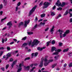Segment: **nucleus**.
<instances>
[{"label": "nucleus", "instance_id": "1", "mask_svg": "<svg viewBox=\"0 0 72 72\" xmlns=\"http://www.w3.org/2000/svg\"><path fill=\"white\" fill-rule=\"evenodd\" d=\"M40 42V41H39L37 39H35L33 40V42H32V47H33V46H34L35 45H37V44H39Z\"/></svg>", "mask_w": 72, "mask_h": 72}, {"label": "nucleus", "instance_id": "2", "mask_svg": "<svg viewBox=\"0 0 72 72\" xmlns=\"http://www.w3.org/2000/svg\"><path fill=\"white\" fill-rule=\"evenodd\" d=\"M36 8H37V6H35L30 10L29 14V16H31V14H32V13L35 12V9H36Z\"/></svg>", "mask_w": 72, "mask_h": 72}, {"label": "nucleus", "instance_id": "3", "mask_svg": "<svg viewBox=\"0 0 72 72\" xmlns=\"http://www.w3.org/2000/svg\"><path fill=\"white\" fill-rule=\"evenodd\" d=\"M48 58V56H46L45 57V58H44V65L45 66H48V64H49V62L48 61V58Z\"/></svg>", "mask_w": 72, "mask_h": 72}, {"label": "nucleus", "instance_id": "4", "mask_svg": "<svg viewBox=\"0 0 72 72\" xmlns=\"http://www.w3.org/2000/svg\"><path fill=\"white\" fill-rule=\"evenodd\" d=\"M62 51V50L60 49H58L56 50L55 51H57L53 53V55H58L59 54V52H60Z\"/></svg>", "mask_w": 72, "mask_h": 72}, {"label": "nucleus", "instance_id": "5", "mask_svg": "<svg viewBox=\"0 0 72 72\" xmlns=\"http://www.w3.org/2000/svg\"><path fill=\"white\" fill-rule=\"evenodd\" d=\"M41 62H40L39 64V67H42L43 66V61L44 60V57H42L41 58Z\"/></svg>", "mask_w": 72, "mask_h": 72}, {"label": "nucleus", "instance_id": "6", "mask_svg": "<svg viewBox=\"0 0 72 72\" xmlns=\"http://www.w3.org/2000/svg\"><path fill=\"white\" fill-rule=\"evenodd\" d=\"M50 4V3H48V2H45L43 4L44 5V8H46L49 6Z\"/></svg>", "mask_w": 72, "mask_h": 72}, {"label": "nucleus", "instance_id": "7", "mask_svg": "<svg viewBox=\"0 0 72 72\" xmlns=\"http://www.w3.org/2000/svg\"><path fill=\"white\" fill-rule=\"evenodd\" d=\"M24 27H26L27 26V24H28L29 23H30V20H28V21H24Z\"/></svg>", "mask_w": 72, "mask_h": 72}, {"label": "nucleus", "instance_id": "8", "mask_svg": "<svg viewBox=\"0 0 72 72\" xmlns=\"http://www.w3.org/2000/svg\"><path fill=\"white\" fill-rule=\"evenodd\" d=\"M69 33V30H67L62 35L63 37H65L66 36V35Z\"/></svg>", "mask_w": 72, "mask_h": 72}, {"label": "nucleus", "instance_id": "9", "mask_svg": "<svg viewBox=\"0 0 72 72\" xmlns=\"http://www.w3.org/2000/svg\"><path fill=\"white\" fill-rule=\"evenodd\" d=\"M7 25L8 26V28H10L12 27V26L13 25L12 23V21H10L8 22L7 23Z\"/></svg>", "mask_w": 72, "mask_h": 72}, {"label": "nucleus", "instance_id": "10", "mask_svg": "<svg viewBox=\"0 0 72 72\" xmlns=\"http://www.w3.org/2000/svg\"><path fill=\"white\" fill-rule=\"evenodd\" d=\"M61 4V3H60L59 0L57 1V3H56V5L57 6H60Z\"/></svg>", "mask_w": 72, "mask_h": 72}, {"label": "nucleus", "instance_id": "11", "mask_svg": "<svg viewBox=\"0 0 72 72\" xmlns=\"http://www.w3.org/2000/svg\"><path fill=\"white\" fill-rule=\"evenodd\" d=\"M54 28H55V26H53L50 30V32H51V34L53 33V32H54Z\"/></svg>", "mask_w": 72, "mask_h": 72}, {"label": "nucleus", "instance_id": "12", "mask_svg": "<svg viewBox=\"0 0 72 72\" xmlns=\"http://www.w3.org/2000/svg\"><path fill=\"white\" fill-rule=\"evenodd\" d=\"M21 67H22V64H20L19 65V67L20 69H18L17 72H20V71H21V70H22Z\"/></svg>", "mask_w": 72, "mask_h": 72}, {"label": "nucleus", "instance_id": "13", "mask_svg": "<svg viewBox=\"0 0 72 72\" xmlns=\"http://www.w3.org/2000/svg\"><path fill=\"white\" fill-rule=\"evenodd\" d=\"M59 55H57L56 56H55L54 57V58L55 59V60H58V59L59 58Z\"/></svg>", "mask_w": 72, "mask_h": 72}, {"label": "nucleus", "instance_id": "14", "mask_svg": "<svg viewBox=\"0 0 72 72\" xmlns=\"http://www.w3.org/2000/svg\"><path fill=\"white\" fill-rule=\"evenodd\" d=\"M17 62V61L15 60L14 62L12 64V65H11V66L12 68H13V66H14V64L16 63V62Z\"/></svg>", "mask_w": 72, "mask_h": 72}, {"label": "nucleus", "instance_id": "15", "mask_svg": "<svg viewBox=\"0 0 72 72\" xmlns=\"http://www.w3.org/2000/svg\"><path fill=\"white\" fill-rule=\"evenodd\" d=\"M56 50V48L55 47H52L51 48V52H53V51Z\"/></svg>", "mask_w": 72, "mask_h": 72}, {"label": "nucleus", "instance_id": "16", "mask_svg": "<svg viewBox=\"0 0 72 72\" xmlns=\"http://www.w3.org/2000/svg\"><path fill=\"white\" fill-rule=\"evenodd\" d=\"M30 67L29 66H28L26 67L25 68V70H27V71H28L29 69H30Z\"/></svg>", "mask_w": 72, "mask_h": 72}, {"label": "nucleus", "instance_id": "17", "mask_svg": "<svg viewBox=\"0 0 72 72\" xmlns=\"http://www.w3.org/2000/svg\"><path fill=\"white\" fill-rule=\"evenodd\" d=\"M68 50H69V49L68 48L65 49L63 50V52L64 53V52H67L68 51Z\"/></svg>", "mask_w": 72, "mask_h": 72}, {"label": "nucleus", "instance_id": "18", "mask_svg": "<svg viewBox=\"0 0 72 72\" xmlns=\"http://www.w3.org/2000/svg\"><path fill=\"white\" fill-rule=\"evenodd\" d=\"M23 22H21L19 23L18 26L19 27L20 26H23Z\"/></svg>", "mask_w": 72, "mask_h": 72}, {"label": "nucleus", "instance_id": "19", "mask_svg": "<svg viewBox=\"0 0 72 72\" xmlns=\"http://www.w3.org/2000/svg\"><path fill=\"white\" fill-rule=\"evenodd\" d=\"M6 56H8V57H11V53H8L6 55Z\"/></svg>", "mask_w": 72, "mask_h": 72}, {"label": "nucleus", "instance_id": "20", "mask_svg": "<svg viewBox=\"0 0 72 72\" xmlns=\"http://www.w3.org/2000/svg\"><path fill=\"white\" fill-rule=\"evenodd\" d=\"M37 50H39V51H41V50H42V48L40 47H38L37 48Z\"/></svg>", "mask_w": 72, "mask_h": 72}, {"label": "nucleus", "instance_id": "21", "mask_svg": "<svg viewBox=\"0 0 72 72\" xmlns=\"http://www.w3.org/2000/svg\"><path fill=\"white\" fill-rule=\"evenodd\" d=\"M66 5V3L64 2H62V4H61L60 6H62V7H63V6H64Z\"/></svg>", "mask_w": 72, "mask_h": 72}, {"label": "nucleus", "instance_id": "22", "mask_svg": "<svg viewBox=\"0 0 72 72\" xmlns=\"http://www.w3.org/2000/svg\"><path fill=\"white\" fill-rule=\"evenodd\" d=\"M45 15H46L45 14H41L40 15V17H41V18H43V17H45Z\"/></svg>", "mask_w": 72, "mask_h": 72}, {"label": "nucleus", "instance_id": "23", "mask_svg": "<svg viewBox=\"0 0 72 72\" xmlns=\"http://www.w3.org/2000/svg\"><path fill=\"white\" fill-rule=\"evenodd\" d=\"M55 15V13L54 12H51V15H52L53 16H54V15Z\"/></svg>", "mask_w": 72, "mask_h": 72}, {"label": "nucleus", "instance_id": "24", "mask_svg": "<svg viewBox=\"0 0 72 72\" xmlns=\"http://www.w3.org/2000/svg\"><path fill=\"white\" fill-rule=\"evenodd\" d=\"M51 40H50V41H49V42H48L47 43V46H49V43H50V42H51Z\"/></svg>", "mask_w": 72, "mask_h": 72}, {"label": "nucleus", "instance_id": "25", "mask_svg": "<svg viewBox=\"0 0 72 72\" xmlns=\"http://www.w3.org/2000/svg\"><path fill=\"white\" fill-rule=\"evenodd\" d=\"M27 45V43H25L23 44L22 46L24 47V46H26Z\"/></svg>", "mask_w": 72, "mask_h": 72}, {"label": "nucleus", "instance_id": "26", "mask_svg": "<svg viewBox=\"0 0 72 72\" xmlns=\"http://www.w3.org/2000/svg\"><path fill=\"white\" fill-rule=\"evenodd\" d=\"M35 68V67H33L32 69H31L30 71V72H32V71H33V70L34 69H35V68Z\"/></svg>", "mask_w": 72, "mask_h": 72}, {"label": "nucleus", "instance_id": "27", "mask_svg": "<svg viewBox=\"0 0 72 72\" xmlns=\"http://www.w3.org/2000/svg\"><path fill=\"white\" fill-rule=\"evenodd\" d=\"M55 40H53L52 41V45H54V44H55Z\"/></svg>", "mask_w": 72, "mask_h": 72}, {"label": "nucleus", "instance_id": "28", "mask_svg": "<svg viewBox=\"0 0 72 72\" xmlns=\"http://www.w3.org/2000/svg\"><path fill=\"white\" fill-rule=\"evenodd\" d=\"M57 66V64H54L52 66V68H54L55 66Z\"/></svg>", "mask_w": 72, "mask_h": 72}, {"label": "nucleus", "instance_id": "29", "mask_svg": "<svg viewBox=\"0 0 72 72\" xmlns=\"http://www.w3.org/2000/svg\"><path fill=\"white\" fill-rule=\"evenodd\" d=\"M27 33L28 35H32V34H33V33L32 32H28Z\"/></svg>", "mask_w": 72, "mask_h": 72}, {"label": "nucleus", "instance_id": "30", "mask_svg": "<svg viewBox=\"0 0 72 72\" xmlns=\"http://www.w3.org/2000/svg\"><path fill=\"white\" fill-rule=\"evenodd\" d=\"M62 8L61 7H59L57 8L58 10H62Z\"/></svg>", "mask_w": 72, "mask_h": 72}, {"label": "nucleus", "instance_id": "31", "mask_svg": "<svg viewBox=\"0 0 72 72\" xmlns=\"http://www.w3.org/2000/svg\"><path fill=\"white\" fill-rule=\"evenodd\" d=\"M40 24H42V25L44 26V25H45V22H41Z\"/></svg>", "mask_w": 72, "mask_h": 72}, {"label": "nucleus", "instance_id": "32", "mask_svg": "<svg viewBox=\"0 0 72 72\" xmlns=\"http://www.w3.org/2000/svg\"><path fill=\"white\" fill-rule=\"evenodd\" d=\"M69 67H72V62L69 64Z\"/></svg>", "mask_w": 72, "mask_h": 72}, {"label": "nucleus", "instance_id": "33", "mask_svg": "<svg viewBox=\"0 0 72 72\" xmlns=\"http://www.w3.org/2000/svg\"><path fill=\"white\" fill-rule=\"evenodd\" d=\"M7 49L8 50V51L10 50V48L9 46L7 47Z\"/></svg>", "mask_w": 72, "mask_h": 72}, {"label": "nucleus", "instance_id": "34", "mask_svg": "<svg viewBox=\"0 0 72 72\" xmlns=\"http://www.w3.org/2000/svg\"><path fill=\"white\" fill-rule=\"evenodd\" d=\"M3 7V4H1V5H0V9H2Z\"/></svg>", "mask_w": 72, "mask_h": 72}, {"label": "nucleus", "instance_id": "35", "mask_svg": "<svg viewBox=\"0 0 72 72\" xmlns=\"http://www.w3.org/2000/svg\"><path fill=\"white\" fill-rule=\"evenodd\" d=\"M21 2H19L17 4V6H20V5H21Z\"/></svg>", "mask_w": 72, "mask_h": 72}, {"label": "nucleus", "instance_id": "36", "mask_svg": "<svg viewBox=\"0 0 72 72\" xmlns=\"http://www.w3.org/2000/svg\"><path fill=\"white\" fill-rule=\"evenodd\" d=\"M26 39H27V37H25L22 39V40H26Z\"/></svg>", "mask_w": 72, "mask_h": 72}, {"label": "nucleus", "instance_id": "37", "mask_svg": "<svg viewBox=\"0 0 72 72\" xmlns=\"http://www.w3.org/2000/svg\"><path fill=\"white\" fill-rule=\"evenodd\" d=\"M37 55H38V53L36 52L34 54V57H36Z\"/></svg>", "mask_w": 72, "mask_h": 72}, {"label": "nucleus", "instance_id": "38", "mask_svg": "<svg viewBox=\"0 0 72 72\" xmlns=\"http://www.w3.org/2000/svg\"><path fill=\"white\" fill-rule=\"evenodd\" d=\"M9 64L6 65V69H8V67H9Z\"/></svg>", "mask_w": 72, "mask_h": 72}, {"label": "nucleus", "instance_id": "39", "mask_svg": "<svg viewBox=\"0 0 72 72\" xmlns=\"http://www.w3.org/2000/svg\"><path fill=\"white\" fill-rule=\"evenodd\" d=\"M30 59V58L29 57L26 58H25L24 60H29Z\"/></svg>", "mask_w": 72, "mask_h": 72}, {"label": "nucleus", "instance_id": "40", "mask_svg": "<svg viewBox=\"0 0 72 72\" xmlns=\"http://www.w3.org/2000/svg\"><path fill=\"white\" fill-rule=\"evenodd\" d=\"M5 6H6L7 4V1L6 2H3Z\"/></svg>", "mask_w": 72, "mask_h": 72}, {"label": "nucleus", "instance_id": "41", "mask_svg": "<svg viewBox=\"0 0 72 72\" xmlns=\"http://www.w3.org/2000/svg\"><path fill=\"white\" fill-rule=\"evenodd\" d=\"M37 27V24H36L33 27L34 29H35V28H36V27Z\"/></svg>", "mask_w": 72, "mask_h": 72}, {"label": "nucleus", "instance_id": "42", "mask_svg": "<svg viewBox=\"0 0 72 72\" xmlns=\"http://www.w3.org/2000/svg\"><path fill=\"white\" fill-rule=\"evenodd\" d=\"M5 40V39H4L3 38H2V43H4V41Z\"/></svg>", "mask_w": 72, "mask_h": 72}, {"label": "nucleus", "instance_id": "43", "mask_svg": "<svg viewBox=\"0 0 72 72\" xmlns=\"http://www.w3.org/2000/svg\"><path fill=\"white\" fill-rule=\"evenodd\" d=\"M53 59L50 60L48 61L49 62V63L50 62H53Z\"/></svg>", "mask_w": 72, "mask_h": 72}, {"label": "nucleus", "instance_id": "44", "mask_svg": "<svg viewBox=\"0 0 72 72\" xmlns=\"http://www.w3.org/2000/svg\"><path fill=\"white\" fill-rule=\"evenodd\" d=\"M62 33L61 32L60 33V38L62 37Z\"/></svg>", "mask_w": 72, "mask_h": 72}, {"label": "nucleus", "instance_id": "45", "mask_svg": "<svg viewBox=\"0 0 72 72\" xmlns=\"http://www.w3.org/2000/svg\"><path fill=\"white\" fill-rule=\"evenodd\" d=\"M37 20H38V19L37 17H36L35 19V22H37Z\"/></svg>", "mask_w": 72, "mask_h": 72}, {"label": "nucleus", "instance_id": "46", "mask_svg": "<svg viewBox=\"0 0 72 72\" xmlns=\"http://www.w3.org/2000/svg\"><path fill=\"white\" fill-rule=\"evenodd\" d=\"M42 3H43V2H42V1L39 4V6H41V5H42Z\"/></svg>", "mask_w": 72, "mask_h": 72}, {"label": "nucleus", "instance_id": "47", "mask_svg": "<svg viewBox=\"0 0 72 72\" xmlns=\"http://www.w3.org/2000/svg\"><path fill=\"white\" fill-rule=\"evenodd\" d=\"M13 59L12 58H10V62H13Z\"/></svg>", "mask_w": 72, "mask_h": 72}, {"label": "nucleus", "instance_id": "48", "mask_svg": "<svg viewBox=\"0 0 72 72\" xmlns=\"http://www.w3.org/2000/svg\"><path fill=\"white\" fill-rule=\"evenodd\" d=\"M5 19H6V17H5L4 19H2L1 20V22H3V20H5Z\"/></svg>", "mask_w": 72, "mask_h": 72}, {"label": "nucleus", "instance_id": "49", "mask_svg": "<svg viewBox=\"0 0 72 72\" xmlns=\"http://www.w3.org/2000/svg\"><path fill=\"white\" fill-rule=\"evenodd\" d=\"M62 45H63V44H62V43L61 42L60 43H59V45L60 46H62Z\"/></svg>", "mask_w": 72, "mask_h": 72}, {"label": "nucleus", "instance_id": "50", "mask_svg": "<svg viewBox=\"0 0 72 72\" xmlns=\"http://www.w3.org/2000/svg\"><path fill=\"white\" fill-rule=\"evenodd\" d=\"M18 6H17L16 7V11H17V10H18Z\"/></svg>", "mask_w": 72, "mask_h": 72}, {"label": "nucleus", "instance_id": "51", "mask_svg": "<svg viewBox=\"0 0 72 72\" xmlns=\"http://www.w3.org/2000/svg\"><path fill=\"white\" fill-rule=\"evenodd\" d=\"M1 69L3 71H5V68H1Z\"/></svg>", "mask_w": 72, "mask_h": 72}, {"label": "nucleus", "instance_id": "52", "mask_svg": "<svg viewBox=\"0 0 72 72\" xmlns=\"http://www.w3.org/2000/svg\"><path fill=\"white\" fill-rule=\"evenodd\" d=\"M31 42H32V40H31L29 42V45H31Z\"/></svg>", "mask_w": 72, "mask_h": 72}, {"label": "nucleus", "instance_id": "53", "mask_svg": "<svg viewBox=\"0 0 72 72\" xmlns=\"http://www.w3.org/2000/svg\"><path fill=\"white\" fill-rule=\"evenodd\" d=\"M48 30H49V28H47L45 29V31H48Z\"/></svg>", "mask_w": 72, "mask_h": 72}, {"label": "nucleus", "instance_id": "54", "mask_svg": "<svg viewBox=\"0 0 72 72\" xmlns=\"http://www.w3.org/2000/svg\"><path fill=\"white\" fill-rule=\"evenodd\" d=\"M14 42H12L10 43V45H12L13 44H14Z\"/></svg>", "mask_w": 72, "mask_h": 72}, {"label": "nucleus", "instance_id": "55", "mask_svg": "<svg viewBox=\"0 0 72 72\" xmlns=\"http://www.w3.org/2000/svg\"><path fill=\"white\" fill-rule=\"evenodd\" d=\"M69 14H70V17H72V14H71V12H70V13H69Z\"/></svg>", "mask_w": 72, "mask_h": 72}, {"label": "nucleus", "instance_id": "56", "mask_svg": "<svg viewBox=\"0 0 72 72\" xmlns=\"http://www.w3.org/2000/svg\"><path fill=\"white\" fill-rule=\"evenodd\" d=\"M3 12L2 11L0 12V14H1V15H2L3 14Z\"/></svg>", "mask_w": 72, "mask_h": 72}, {"label": "nucleus", "instance_id": "57", "mask_svg": "<svg viewBox=\"0 0 72 72\" xmlns=\"http://www.w3.org/2000/svg\"><path fill=\"white\" fill-rule=\"evenodd\" d=\"M42 19H40L39 21H38V22H41V21H42Z\"/></svg>", "mask_w": 72, "mask_h": 72}, {"label": "nucleus", "instance_id": "58", "mask_svg": "<svg viewBox=\"0 0 72 72\" xmlns=\"http://www.w3.org/2000/svg\"><path fill=\"white\" fill-rule=\"evenodd\" d=\"M30 67H32L33 66H34V64H32L30 65Z\"/></svg>", "mask_w": 72, "mask_h": 72}, {"label": "nucleus", "instance_id": "59", "mask_svg": "<svg viewBox=\"0 0 72 72\" xmlns=\"http://www.w3.org/2000/svg\"><path fill=\"white\" fill-rule=\"evenodd\" d=\"M56 7V6H55V5L53 7V10H54Z\"/></svg>", "mask_w": 72, "mask_h": 72}, {"label": "nucleus", "instance_id": "60", "mask_svg": "<svg viewBox=\"0 0 72 72\" xmlns=\"http://www.w3.org/2000/svg\"><path fill=\"white\" fill-rule=\"evenodd\" d=\"M66 66H67V64H64V67H66Z\"/></svg>", "mask_w": 72, "mask_h": 72}, {"label": "nucleus", "instance_id": "61", "mask_svg": "<svg viewBox=\"0 0 72 72\" xmlns=\"http://www.w3.org/2000/svg\"><path fill=\"white\" fill-rule=\"evenodd\" d=\"M4 49V48L1 47L0 48V50H3Z\"/></svg>", "mask_w": 72, "mask_h": 72}, {"label": "nucleus", "instance_id": "62", "mask_svg": "<svg viewBox=\"0 0 72 72\" xmlns=\"http://www.w3.org/2000/svg\"><path fill=\"white\" fill-rule=\"evenodd\" d=\"M9 57L7 56V57H6V60H7V59H8V58H9Z\"/></svg>", "mask_w": 72, "mask_h": 72}, {"label": "nucleus", "instance_id": "63", "mask_svg": "<svg viewBox=\"0 0 72 72\" xmlns=\"http://www.w3.org/2000/svg\"><path fill=\"white\" fill-rule=\"evenodd\" d=\"M38 64H34V66H37Z\"/></svg>", "mask_w": 72, "mask_h": 72}, {"label": "nucleus", "instance_id": "64", "mask_svg": "<svg viewBox=\"0 0 72 72\" xmlns=\"http://www.w3.org/2000/svg\"><path fill=\"white\" fill-rule=\"evenodd\" d=\"M13 40H14V41H17V40L16 39H14Z\"/></svg>", "mask_w": 72, "mask_h": 72}]
</instances>
